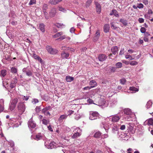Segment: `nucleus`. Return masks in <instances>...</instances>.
Segmentation results:
<instances>
[{
	"label": "nucleus",
	"instance_id": "4",
	"mask_svg": "<svg viewBox=\"0 0 153 153\" xmlns=\"http://www.w3.org/2000/svg\"><path fill=\"white\" fill-rule=\"evenodd\" d=\"M77 130L76 132L75 133L71 136L72 139H75L80 136L81 134V132H82V130L79 128L78 127L76 128Z\"/></svg>",
	"mask_w": 153,
	"mask_h": 153
},
{
	"label": "nucleus",
	"instance_id": "31",
	"mask_svg": "<svg viewBox=\"0 0 153 153\" xmlns=\"http://www.w3.org/2000/svg\"><path fill=\"white\" fill-rule=\"evenodd\" d=\"M101 136V133L100 132H96L94 134V136L96 138H99Z\"/></svg>",
	"mask_w": 153,
	"mask_h": 153
},
{
	"label": "nucleus",
	"instance_id": "1",
	"mask_svg": "<svg viewBox=\"0 0 153 153\" xmlns=\"http://www.w3.org/2000/svg\"><path fill=\"white\" fill-rule=\"evenodd\" d=\"M99 117V114L97 111H91L90 112L89 119L92 120L97 119Z\"/></svg>",
	"mask_w": 153,
	"mask_h": 153
},
{
	"label": "nucleus",
	"instance_id": "27",
	"mask_svg": "<svg viewBox=\"0 0 153 153\" xmlns=\"http://www.w3.org/2000/svg\"><path fill=\"white\" fill-rule=\"evenodd\" d=\"M122 63L120 62H118L116 63L115 65L116 68H121L122 66Z\"/></svg>",
	"mask_w": 153,
	"mask_h": 153
},
{
	"label": "nucleus",
	"instance_id": "29",
	"mask_svg": "<svg viewBox=\"0 0 153 153\" xmlns=\"http://www.w3.org/2000/svg\"><path fill=\"white\" fill-rule=\"evenodd\" d=\"M119 126H117L116 125V126H114L113 127L112 130L113 132L115 133L116 131H117L119 129Z\"/></svg>",
	"mask_w": 153,
	"mask_h": 153
},
{
	"label": "nucleus",
	"instance_id": "17",
	"mask_svg": "<svg viewBox=\"0 0 153 153\" xmlns=\"http://www.w3.org/2000/svg\"><path fill=\"white\" fill-rule=\"evenodd\" d=\"M68 115L66 114H64L61 115L58 119V120L60 122H63L64 120L66 119Z\"/></svg>",
	"mask_w": 153,
	"mask_h": 153
},
{
	"label": "nucleus",
	"instance_id": "5",
	"mask_svg": "<svg viewBox=\"0 0 153 153\" xmlns=\"http://www.w3.org/2000/svg\"><path fill=\"white\" fill-rule=\"evenodd\" d=\"M46 48L48 52L51 54H55L58 52V51L57 50L53 49L50 46H47Z\"/></svg>",
	"mask_w": 153,
	"mask_h": 153
},
{
	"label": "nucleus",
	"instance_id": "60",
	"mask_svg": "<svg viewBox=\"0 0 153 153\" xmlns=\"http://www.w3.org/2000/svg\"><path fill=\"white\" fill-rule=\"evenodd\" d=\"M48 129L51 131H53V130L52 129L51 127V125H49L48 126Z\"/></svg>",
	"mask_w": 153,
	"mask_h": 153
},
{
	"label": "nucleus",
	"instance_id": "9",
	"mask_svg": "<svg viewBox=\"0 0 153 153\" xmlns=\"http://www.w3.org/2000/svg\"><path fill=\"white\" fill-rule=\"evenodd\" d=\"M32 57H33L35 59L39 61L40 63H42V59L41 57H40L38 56L35 53H33Z\"/></svg>",
	"mask_w": 153,
	"mask_h": 153
},
{
	"label": "nucleus",
	"instance_id": "41",
	"mask_svg": "<svg viewBox=\"0 0 153 153\" xmlns=\"http://www.w3.org/2000/svg\"><path fill=\"white\" fill-rule=\"evenodd\" d=\"M42 123L44 124H47L49 123V121L48 120H46L45 119H43L42 120Z\"/></svg>",
	"mask_w": 153,
	"mask_h": 153
},
{
	"label": "nucleus",
	"instance_id": "58",
	"mask_svg": "<svg viewBox=\"0 0 153 153\" xmlns=\"http://www.w3.org/2000/svg\"><path fill=\"white\" fill-rule=\"evenodd\" d=\"M71 130V129L69 128L66 127L65 128V131L66 132H68L70 131Z\"/></svg>",
	"mask_w": 153,
	"mask_h": 153
},
{
	"label": "nucleus",
	"instance_id": "6",
	"mask_svg": "<svg viewBox=\"0 0 153 153\" xmlns=\"http://www.w3.org/2000/svg\"><path fill=\"white\" fill-rule=\"evenodd\" d=\"M127 127V130L130 133L133 134L134 133L135 130V127L134 125H128Z\"/></svg>",
	"mask_w": 153,
	"mask_h": 153
},
{
	"label": "nucleus",
	"instance_id": "15",
	"mask_svg": "<svg viewBox=\"0 0 153 153\" xmlns=\"http://www.w3.org/2000/svg\"><path fill=\"white\" fill-rule=\"evenodd\" d=\"M89 85H91L90 86L91 88H93L97 85V82L94 80H92L89 83Z\"/></svg>",
	"mask_w": 153,
	"mask_h": 153
},
{
	"label": "nucleus",
	"instance_id": "24",
	"mask_svg": "<svg viewBox=\"0 0 153 153\" xmlns=\"http://www.w3.org/2000/svg\"><path fill=\"white\" fill-rule=\"evenodd\" d=\"M39 29L42 32H44L45 31V26L43 23H41L39 25Z\"/></svg>",
	"mask_w": 153,
	"mask_h": 153
},
{
	"label": "nucleus",
	"instance_id": "34",
	"mask_svg": "<svg viewBox=\"0 0 153 153\" xmlns=\"http://www.w3.org/2000/svg\"><path fill=\"white\" fill-rule=\"evenodd\" d=\"M7 71L5 70H3L1 71V74L4 77L6 75Z\"/></svg>",
	"mask_w": 153,
	"mask_h": 153
},
{
	"label": "nucleus",
	"instance_id": "13",
	"mask_svg": "<svg viewBox=\"0 0 153 153\" xmlns=\"http://www.w3.org/2000/svg\"><path fill=\"white\" fill-rule=\"evenodd\" d=\"M69 56V53H66L65 51H62L61 53V56L62 59H68Z\"/></svg>",
	"mask_w": 153,
	"mask_h": 153
},
{
	"label": "nucleus",
	"instance_id": "35",
	"mask_svg": "<svg viewBox=\"0 0 153 153\" xmlns=\"http://www.w3.org/2000/svg\"><path fill=\"white\" fill-rule=\"evenodd\" d=\"M152 105V102L151 101H149L146 105L147 108H149Z\"/></svg>",
	"mask_w": 153,
	"mask_h": 153
},
{
	"label": "nucleus",
	"instance_id": "16",
	"mask_svg": "<svg viewBox=\"0 0 153 153\" xmlns=\"http://www.w3.org/2000/svg\"><path fill=\"white\" fill-rule=\"evenodd\" d=\"M62 1V0H50L49 2L51 4L56 5Z\"/></svg>",
	"mask_w": 153,
	"mask_h": 153
},
{
	"label": "nucleus",
	"instance_id": "54",
	"mask_svg": "<svg viewBox=\"0 0 153 153\" xmlns=\"http://www.w3.org/2000/svg\"><path fill=\"white\" fill-rule=\"evenodd\" d=\"M65 38V35L62 36H60L59 38L58 39H56V40H62L63 39H64Z\"/></svg>",
	"mask_w": 153,
	"mask_h": 153
},
{
	"label": "nucleus",
	"instance_id": "22",
	"mask_svg": "<svg viewBox=\"0 0 153 153\" xmlns=\"http://www.w3.org/2000/svg\"><path fill=\"white\" fill-rule=\"evenodd\" d=\"M111 51L114 54H116L118 51V47L117 46H114L112 48Z\"/></svg>",
	"mask_w": 153,
	"mask_h": 153
},
{
	"label": "nucleus",
	"instance_id": "51",
	"mask_svg": "<svg viewBox=\"0 0 153 153\" xmlns=\"http://www.w3.org/2000/svg\"><path fill=\"white\" fill-rule=\"evenodd\" d=\"M74 113V111L71 110L68 111L67 112V113L68 114L67 115H71L72 114H73Z\"/></svg>",
	"mask_w": 153,
	"mask_h": 153
},
{
	"label": "nucleus",
	"instance_id": "12",
	"mask_svg": "<svg viewBox=\"0 0 153 153\" xmlns=\"http://www.w3.org/2000/svg\"><path fill=\"white\" fill-rule=\"evenodd\" d=\"M57 13L56 10L55 8H52L50 12V15L51 17L54 16Z\"/></svg>",
	"mask_w": 153,
	"mask_h": 153
},
{
	"label": "nucleus",
	"instance_id": "64",
	"mask_svg": "<svg viewBox=\"0 0 153 153\" xmlns=\"http://www.w3.org/2000/svg\"><path fill=\"white\" fill-rule=\"evenodd\" d=\"M47 111L45 108H44L42 110V113H43L45 114H46V113Z\"/></svg>",
	"mask_w": 153,
	"mask_h": 153
},
{
	"label": "nucleus",
	"instance_id": "2",
	"mask_svg": "<svg viewBox=\"0 0 153 153\" xmlns=\"http://www.w3.org/2000/svg\"><path fill=\"white\" fill-rule=\"evenodd\" d=\"M17 107L19 112L21 114H22L25 111V105L23 102L19 103Z\"/></svg>",
	"mask_w": 153,
	"mask_h": 153
},
{
	"label": "nucleus",
	"instance_id": "18",
	"mask_svg": "<svg viewBox=\"0 0 153 153\" xmlns=\"http://www.w3.org/2000/svg\"><path fill=\"white\" fill-rule=\"evenodd\" d=\"M43 138V135L41 134V133H39L36 136L35 139L36 140H38L42 139Z\"/></svg>",
	"mask_w": 153,
	"mask_h": 153
},
{
	"label": "nucleus",
	"instance_id": "57",
	"mask_svg": "<svg viewBox=\"0 0 153 153\" xmlns=\"http://www.w3.org/2000/svg\"><path fill=\"white\" fill-rule=\"evenodd\" d=\"M124 48H122L121 49L120 52L119 53V54L121 55H122L124 54Z\"/></svg>",
	"mask_w": 153,
	"mask_h": 153
},
{
	"label": "nucleus",
	"instance_id": "33",
	"mask_svg": "<svg viewBox=\"0 0 153 153\" xmlns=\"http://www.w3.org/2000/svg\"><path fill=\"white\" fill-rule=\"evenodd\" d=\"M16 105L14 104H12L11 103L10 104V106L9 107V109L11 111H13L14 110L16 107Z\"/></svg>",
	"mask_w": 153,
	"mask_h": 153
},
{
	"label": "nucleus",
	"instance_id": "39",
	"mask_svg": "<svg viewBox=\"0 0 153 153\" xmlns=\"http://www.w3.org/2000/svg\"><path fill=\"white\" fill-rule=\"evenodd\" d=\"M36 4V0H30V1L29 2V5H32L33 4Z\"/></svg>",
	"mask_w": 153,
	"mask_h": 153
},
{
	"label": "nucleus",
	"instance_id": "26",
	"mask_svg": "<svg viewBox=\"0 0 153 153\" xmlns=\"http://www.w3.org/2000/svg\"><path fill=\"white\" fill-rule=\"evenodd\" d=\"M129 89L131 91H132V93H135L136 92H137L139 90L138 88H135L134 87H130Z\"/></svg>",
	"mask_w": 153,
	"mask_h": 153
},
{
	"label": "nucleus",
	"instance_id": "62",
	"mask_svg": "<svg viewBox=\"0 0 153 153\" xmlns=\"http://www.w3.org/2000/svg\"><path fill=\"white\" fill-rule=\"evenodd\" d=\"M45 108L47 111H48V110H51V107L50 106L46 107Z\"/></svg>",
	"mask_w": 153,
	"mask_h": 153
},
{
	"label": "nucleus",
	"instance_id": "42",
	"mask_svg": "<svg viewBox=\"0 0 153 153\" xmlns=\"http://www.w3.org/2000/svg\"><path fill=\"white\" fill-rule=\"evenodd\" d=\"M92 1V0H88L86 3V6L87 7L89 6L91 3Z\"/></svg>",
	"mask_w": 153,
	"mask_h": 153
},
{
	"label": "nucleus",
	"instance_id": "50",
	"mask_svg": "<svg viewBox=\"0 0 153 153\" xmlns=\"http://www.w3.org/2000/svg\"><path fill=\"white\" fill-rule=\"evenodd\" d=\"M142 2L145 5H147L149 4L148 0H143Z\"/></svg>",
	"mask_w": 153,
	"mask_h": 153
},
{
	"label": "nucleus",
	"instance_id": "61",
	"mask_svg": "<svg viewBox=\"0 0 153 153\" xmlns=\"http://www.w3.org/2000/svg\"><path fill=\"white\" fill-rule=\"evenodd\" d=\"M144 37H148V36L150 35V34L147 32H146L144 33Z\"/></svg>",
	"mask_w": 153,
	"mask_h": 153
},
{
	"label": "nucleus",
	"instance_id": "38",
	"mask_svg": "<svg viewBox=\"0 0 153 153\" xmlns=\"http://www.w3.org/2000/svg\"><path fill=\"white\" fill-rule=\"evenodd\" d=\"M137 64L138 62L135 61H132L130 63V64L131 65H137Z\"/></svg>",
	"mask_w": 153,
	"mask_h": 153
},
{
	"label": "nucleus",
	"instance_id": "55",
	"mask_svg": "<svg viewBox=\"0 0 153 153\" xmlns=\"http://www.w3.org/2000/svg\"><path fill=\"white\" fill-rule=\"evenodd\" d=\"M91 88L90 86H87L84 88H83V90H88L90 89Z\"/></svg>",
	"mask_w": 153,
	"mask_h": 153
},
{
	"label": "nucleus",
	"instance_id": "30",
	"mask_svg": "<svg viewBox=\"0 0 153 153\" xmlns=\"http://www.w3.org/2000/svg\"><path fill=\"white\" fill-rule=\"evenodd\" d=\"M120 22L123 23V24L125 26H126L127 24V21L123 19H121L120 20Z\"/></svg>",
	"mask_w": 153,
	"mask_h": 153
},
{
	"label": "nucleus",
	"instance_id": "7",
	"mask_svg": "<svg viewBox=\"0 0 153 153\" xmlns=\"http://www.w3.org/2000/svg\"><path fill=\"white\" fill-rule=\"evenodd\" d=\"M23 72L26 73V74L28 76H31L33 74L31 71L27 68H24L22 70Z\"/></svg>",
	"mask_w": 153,
	"mask_h": 153
},
{
	"label": "nucleus",
	"instance_id": "20",
	"mask_svg": "<svg viewBox=\"0 0 153 153\" xmlns=\"http://www.w3.org/2000/svg\"><path fill=\"white\" fill-rule=\"evenodd\" d=\"M124 113L128 115H130L131 114V111L129 108L125 109L124 110Z\"/></svg>",
	"mask_w": 153,
	"mask_h": 153
},
{
	"label": "nucleus",
	"instance_id": "44",
	"mask_svg": "<svg viewBox=\"0 0 153 153\" xmlns=\"http://www.w3.org/2000/svg\"><path fill=\"white\" fill-rule=\"evenodd\" d=\"M120 82L122 84H124L126 82V80L124 78L120 80Z\"/></svg>",
	"mask_w": 153,
	"mask_h": 153
},
{
	"label": "nucleus",
	"instance_id": "63",
	"mask_svg": "<svg viewBox=\"0 0 153 153\" xmlns=\"http://www.w3.org/2000/svg\"><path fill=\"white\" fill-rule=\"evenodd\" d=\"M132 151V149L129 148L127 150V153H132L131 151Z\"/></svg>",
	"mask_w": 153,
	"mask_h": 153
},
{
	"label": "nucleus",
	"instance_id": "11",
	"mask_svg": "<svg viewBox=\"0 0 153 153\" xmlns=\"http://www.w3.org/2000/svg\"><path fill=\"white\" fill-rule=\"evenodd\" d=\"M95 4L96 6V10L97 13H100L101 11V6L97 2H95Z\"/></svg>",
	"mask_w": 153,
	"mask_h": 153
},
{
	"label": "nucleus",
	"instance_id": "21",
	"mask_svg": "<svg viewBox=\"0 0 153 153\" xmlns=\"http://www.w3.org/2000/svg\"><path fill=\"white\" fill-rule=\"evenodd\" d=\"M74 79L73 77L71 76H67L66 77V81L68 82H70L74 80Z\"/></svg>",
	"mask_w": 153,
	"mask_h": 153
},
{
	"label": "nucleus",
	"instance_id": "52",
	"mask_svg": "<svg viewBox=\"0 0 153 153\" xmlns=\"http://www.w3.org/2000/svg\"><path fill=\"white\" fill-rule=\"evenodd\" d=\"M4 110V107L3 105L0 104V113L2 112Z\"/></svg>",
	"mask_w": 153,
	"mask_h": 153
},
{
	"label": "nucleus",
	"instance_id": "32",
	"mask_svg": "<svg viewBox=\"0 0 153 153\" xmlns=\"http://www.w3.org/2000/svg\"><path fill=\"white\" fill-rule=\"evenodd\" d=\"M112 12H113V15L117 17H119V15L118 12L116 10H113Z\"/></svg>",
	"mask_w": 153,
	"mask_h": 153
},
{
	"label": "nucleus",
	"instance_id": "43",
	"mask_svg": "<svg viewBox=\"0 0 153 153\" xmlns=\"http://www.w3.org/2000/svg\"><path fill=\"white\" fill-rule=\"evenodd\" d=\"M36 126V125H28V127L31 130H32V129L34 128Z\"/></svg>",
	"mask_w": 153,
	"mask_h": 153
},
{
	"label": "nucleus",
	"instance_id": "40",
	"mask_svg": "<svg viewBox=\"0 0 153 153\" xmlns=\"http://www.w3.org/2000/svg\"><path fill=\"white\" fill-rule=\"evenodd\" d=\"M137 5V7L139 9H142L144 7V5L142 3H138Z\"/></svg>",
	"mask_w": 153,
	"mask_h": 153
},
{
	"label": "nucleus",
	"instance_id": "28",
	"mask_svg": "<svg viewBox=\"0 0 153 153\" xmlns=\"http://www.w3.org/2000/svg\"><path fill=\"white\" fill-rule=\"evenodd\" d=\"M55 25L58 28H62L65 26V25L62 23H57Z\"/></svg>",
	"mask_w": 153,
	"mask_h": 153
},
{
	"label": "nucleus",
	"instance_id": "37",
	"mask_svg": "<svg viewBox=\"0 0 153 153\" xmlns=\"http://www.w3.org/2000/svg\"><path fill=\"white\" fill-rule=\"evenodd\" d=\"M11 72L13 73H16L17 72V69L14 67H12L11 69Z\"/></svg>",
	"mask_w": 153,
	"mask_h": 153
},
{
	"label": "nucleus",
	"instance_id": "14",
	"mask_svg": "<svg viewBox=\"0 0 153 153\" xmlns=\"http://www.w3.org/2000/svg\"><path fill=\"white\" fill-rule=\"evenodd\" d=\"M120 119V117L118 116L115 115L112 117L111 121L114 123L117 122Z\"/></svg>",
	"mask_w": 153,
	"mask_h": 153
},
{
	"label": "nucleus",
	"instance_id": "36",
	"mask_svg": "<svg viewBox=\"0 0 153 153\" xmlns=\"http://www.w3.org/2000/svg\"><path fill=\"white\" fill-rule=\"evenodd\" d=\"M18 102V100L17 98H15L12 100L11 103L16 105Z\"/></svg>",
	"mask_w": 153,
	"mask_h": 153
},
{
	"label": "nucleus",
	"instance_id": "49",
	"mask_svg": "<svg viewBox=\"0 0 153 153\" xmlns=\"http://www.w3.org/2000/svg\"><path fill=\"white\" fill-rule=\"evenodd\" d=\"M48 8V5L47 4H44L43 6V10H46Z\"/></svg>",
	"mask_w": 153,
	"mask_h": 153
},
{
	"label": "nucleus",
	"instance_id": "53",
	"mask_svg": "<svg viewBox=\"0 0 153 153\" xmlns=\"http://www.w3.org/2000/svg\"><path fill=\"white\" fill-rule=\"evenodd\" d=\"M70 153H79L78 152L74 150L73 149H70Z\"/></svg>",
	"mask_w": 153,
	"mask_h": 153
},
{
	"label": "nucleus",
	"instance_id": "10",
	"mask_svg": "<svg viewBox=\"0 0 153 153\" xmlns=\"http://www.w3.org/2000/svg\"><path fill=\"white\" fill-rule=\"evenodd\" d=\"M107 58V56L104 54H100L98 56V59L99 61L101 62L105 61L106 60Z\"/></svg>",
	"mask_w": 153,
	"mask_h": 153
},
{
	"label": "nucleus",
	"instance_id": "8",
	"mask_svg": "<svg viewBox=\"0 0 153 153\" xmlns=\"http://www.w3.org/2000/svg\"><path fill=\"white\" fill-rule=\"evenodd\" d=\"M100 36V31L99 30H97L96 32L95 36L93 38L94 42H96Z\"/></svg>",
	"mask_w": 153,
	"mask_h": 153
},
{
	"label": "nucleus",
	"instance_id": "3",
	"mask_svg": "<svg viewBox=\"0 0 153 153\" xmlns=\"http://www.w3.org/2000/svg\"><path fill=\"white\" fill-rule=\"evenodd\" d=\"M45 146L48 149H52L56 147V143L54 142L49 143L48 141H45Z\"/></svg>",
	"mask_w": 153,
	"mask_h": 153
},
{
	"label": "nucleus",
	"instance_id": "47",
	"mask_svg": "<svg viewBox=\"0 0 153 153\" xmlns=\"http://www.w3.org/2000/svg\"><path fill=\"white\" fill-rule=\"evenodd\" d=\"M36 111L37 113H39L41 111V108L39 106H37L35 108Z\"/></svg>",
	"mask_w": 153,
	"mask_h": 153
},
{
	"label": "nucleus",
	"instance_id": "59",
	"mask_svg": "<svg viewBox=\"0 0 153 153\" xmlns=\"http://www.w3.org/2000/svg\"><path fill=\"white\" fill-rule=\"evenodd\" d=\"M4 101L3 99H0V104L4 106Z\"/></svg>",
	"mask_w": 153,
	"mask_h": 153
},
{
	"label": "nucleus",
	"instance_id": "45",
	"mask_svg": "<svg viewBox=\"0 0 153 153\" xmlns=\"http://www.w3.org/2000/svg\"><path fill=\"white\" fill-rule=\"evenodd\" d=\"M59 10L60 11L65 12L66 11L65 9L62 7H59Z\"/></svg>",
	"mask_w": 153,
	"mask_h": 153
},
{
	"label": "nucleus",
	"instance_id": "23",
	"mask_svg": "<svg viewBox=\"0 0 153 153\" xmlns=\"http://www.w3.org/2000/svg\"><path fill=\"white\" fill-rule=\"evenodd\" d=\"M63 33L62 31L58 32L55 34V35L53 36V38H57L59 36L62 35L63 34Z\"/></svg>",
	"mask_w": 153,
	"mask_h": 153
},
{
	"label": "nucleus",
	"instance_id": "48",
	"mask_svg": "<svg viewBox=\"0 0 153 153\" xmlns=\"http://www.w3.org/2000/svg\"><path fill=\"white\" fill-rule=\"evenodd\" d=\"M140 32L142 33H145L146 29L144 27H142L140 29Z\"/></svg>",
	"mask_w": 153,
	"mask_h": 153
},
{
	"label": "nucleus",
	"instance_id": "19",
	"mask_svg": "<svg viewBox=\"0 0 153 153\" xmlns=\"http://www.w3.org/2000/svg\"><path fill=\"white\" fill-rule=\"evenodd\" d=\"M109 25L108 24H105L104 26V31L106 33L108 32L109 31Z\"/></svg>",
	"mask_w": 153,
	"mask_h": 153
},
{
	"label": "nucleus",
	"instance_id": "25",
	"mask_svg": "<svg viewBox=\"0 0 153 153\" xmlns=\"http://www.w3.org/2000/svg\"><path fill=\"white\" fill-rule=\"evenodd\" d=\"M145 123L147 124H153V120L152 118H150L146 120L145 122Z\"/></svg>",
	"mask_w": 153,
	"mask_h": 153
},
{
	"label": "nucleus",
	"instance_id": "56",
	"mask_svg": "<svg viewBox=\"0 0 153 153\" xmlns=\"http://www.w3.org/2000/svg\"><path fill=\"white\" fill-rule=\"evenodd\" d=\"M138 21L140 23H142L144 22V20L143 18H140L138 19Z\"/></svg>",
	"mask_w": 153,
	"mask_h": 153
},
{
	"label": "nucleus",
	"instance_id": "46",
	"mask_svg": "<svg viewBox=\"0 0 153 153\" xmlns=\"http://www.w3.org/2000/svg\"><path fill=\"white\" fill-rule=\"evenodd\" d=\"M111 27L112 28L114 29H116L117 27L114 25V24L113 22H112L111 23Z\"/></svg>",
	"mask_w": 153,
	"mask_h": 153
}]
</instances>
